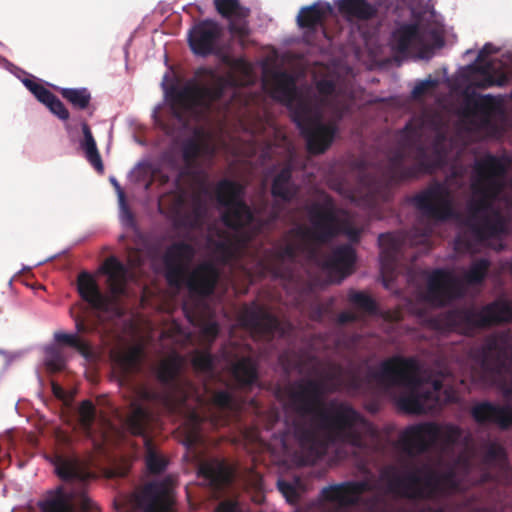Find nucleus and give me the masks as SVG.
<instances>
[{
  "mask_svg": "<svg viewBox=\"0 0 512 512\" xmlns=\"http://www.w3.org/2000/svg\"><path fill=\"white\" fill-rule=\"evenodd\" d=\"M286 372L297 370L314 379H300L289 388V404L296 412L294 437L303 449L321 456L331 445L342 444L354 453H372L375 448L366 437L374 436L372 425L351 405L338 400L325 402V397L345 385V370L332 362L315 357L284 353L279 358Z\"/></svg>",
  "mask_w": 512,
  "mask_h": 512,
  "instance_id": "3",
  "label": "nucleus"
},
{
  "mask_svg": "<svg viewBox=\"0 0 512 512\" xmlns=\"http://www.w3.org/2000/svg\"><path fill=\"white\" fill-rule=\"evenodd\" d=\"M349 300L355 306L361 308L362 310L372 313L376 310V305L374 300L365 293L362 292H351L349 294Z\"/></svg>",
  "mask_w": 512,
  "mask_h": 512,
  "instance_id": "39",
  "label": "nucleus"
},
{
  "mask_svg": "<svg viewBox=\"0 0 512 512\" xmlns=\"http://www.w3.org/2000/svg\"><path fill=\"white\" fill-rule=\"evenodd\" d=\"M511 321L512 301L499 298L481 309H454L439 314L430 319V324L441 333L458 331L467 334L475 328Z\"/></svg>",
  "mask_w": 512,
  "mask_h": 512,
  "instance_id": "11",
  "label": "nucleus"
},
{
  "mask_svg": "<svg viewBox=\"0 0 512 512\" xmlns=\"http://www.w3.org/2000/svg\"><path fill=\"white\" fill-rule=\"evenodd\" d=\"M223 36V27L212 19L195 23L187 33L194 55L216 56L229 68V73L222 76L210 68L197 69L195 78L177 93L183 111H175V116L184 125L189 118L202 121L225 112L235 113V106L242 101L239 86L251 85L257 79L255 67L241 57H233Z\"/></svg>",
  "mask_w": 512,
  "mask_h": 512,
  "instance_id": "4",
  "label": "nucleus"
},
{
  "mask_svg": "<svg viewBox=\"0 0 512 512\" xmlns=\"http://www.w3.org/2000/svg\"><path fill=\"white\" fill-rule=\"evenodd\" d=\"M498 52L492 43H486L477 53L473 63L466 66L471 72V84L479 88L492 86L504 87L508 84V76L501 73L500 60H487V57Z\"/></svg>",
  "mask_w": 512,
  "mask_h": 512,
  "instance_id": "16",
  "label": "nucleus"
},
{
  "mask_svg": "<svg viewBox=\"0 0 512 512\" xmlns=\"http://www.w3.org/2000/svg\"><path fill=\"white\" fill-rule=\"evenodd\" d=\"M81 130L83 133V139L79 142V146L83 150L87 161L98 172H102L104 169L103 162L89 125L86 122H82Z\"/></svg>",
  "mask_w": 512,
  "mask_h": 512,
  "instance_id": "28",
  "label": "nucleus"
},
{
  "mask_svg": "<svg viewBox=\"0 0 512 512\" xmlns=\"http://www.w3.org/2000/svg\"><path fill=\"white\" fill-rule=\"evenodd\" d=\"M0 355L6 357V359H7L6 365L7 366H9L12 363V361L16 358V356L11 355L10 353H8L6 350H3V349H0Z\"/></svg>",
  "mask_w": 512,
  "mask_h": 512,
  "instance_id": "56",
  "label": "nucleus"
},
{
  "mask_svg": "<svg viewBox=\"0 0 512 512\" xmlns=\"http://www.w3.org/2000/svg\"><path fill=\"white\" fill-rule=\"evenodd\" d=\"M173 504V483L171 479L147 484L139 498L143 512H170Z\"/></svg>",
  "mask_w": 512,
  "mask_h": 512,
  "instance_id": "19",
  "label": "nucleus"
},
{
  "mask_svg": "<svg viewBox=\"0 0 512 512\" xmlns=\"http://www.w3.org/2000/svg\"><path fill=\"white\" fill-rule=\"evenodd\" d=\"M1 63H2V65H3V67H4L7 71H9V72H11V70H12V69L14 68V66H15L13 63H11L10 61H8V60H7V59H5V58H2V59H1Z\"/></svg>",
  "mask_w": 512,
  "mask_h": 512,
  "instance_id": "57",
  "label": "nucleus"
},
{
  "mask_svg": "<svg viewBox=\"0 0 512 512\" xmlns=\"http://www.w3.org/2000/svg\"><path fill=\"white\" fill-rule=\"evenodd\" d=\"M440 83V79L436 76L428 75L424 79H417L415 85L411 90L414 98L422 96L429 88H434Z\"/></svg>",
  "mask_w": 512,
  "mask_h": 512,
  "instance_id": "40",
  "label": "nucleus"
},
{
  "mask_svg": "<svg viewBox=\"0 0 512 512\" xmlns=\"http://www.w3.org/2000/svg\"><path fill=\"white\" fill-rule=\"evenodd\" d=\"M474 51L472 49H468L465 53L466 54H472Z\"/></svg>",
  "mask_w": 512,
  "mask_h": 512,
  "instance_id": "63",
  "label": "nucleus"
},
{
  "mask_svg": "<svg viewBox=\"0 0 512 512\" xmlns=\"http://www.w3.org/2000/svg\"><path fill=\"white\" fill-rule=\"evenodd\" d=\"M355 320V316L350 312H343L338 315V322L340 324L352 322Z\"/></svg>",
  "mask_w": 512,
  "mask_h": 512,
  "instance_id": "53",
  "label": "nucleus"
},
{
  "mask_svg": "<svg viewBox=\"0 0 512 512\" xmlns=\"http://www.w3.org/2000/svg\"><path fill=\"white\" fill-rule=\"evenodd\" d=\"M52 390L57 397H62L63 391L60 386H58L55 383H52Z\"/></svg>",
  "mask_w": 512,
  "mask_h": 512,
  "instance_id": "58",
  "label": "nucleus"
},
{
  "mask_svg": "<svg viewBox=\"0 0 512 512\" xmlns=\"http://www.w3.org/2000/svg\"><path fill=\"white\" fill-rule=\"evenodd\" d=\"M501 73L508 76V82L512 80V51L505 52L500 58Z\"/></svg>",
  "mask_w": 512,
  "mask_h": 512,
  "instance_id": "45",
  "label": "nucleus"
},
{
  "mask_svg": "<svg viewBox=\"0 0 512 512\" xmlns=\"http://www.w3.org/2000/svg\"><path fill=\"white\" fill-rule=\"evenodd\" d=\"M423 31L418 23H401L392 31L389 45L391 50L405 54L410 47L420 43Z\"/></svg>",
  "mask_w": 512,
  "mask_h": 512,
  "instance_id": "25",
  "label": "nucleus"
},
{
  "mask_svg": "<svg viewBox=\"0 0 512 512\" xmlns=\"http://www.w3.org/2000/svg\"><path fill=\"white\" fill-rule=\"evenodd\" d=\"M262 86L290 109L310 153H323L332 144L337 122L351 104L350 92L336 73L315 75L311 85L298 88L290 74L277 72Z\"/></svg>",
  "mask_w": 512,
  "mask_h": 512,
  "instance_id": "5",
  "label": "nucleus"
},
{
  "mask_svg": "<svg viewBox=\"0 0 512 512\" xmlns=\"http://www.w3.org/2000/svg\"><path fill=\"white\" fill-rule=\"evenodd\" d=\"M55 473L64 481L84 482L91 474L77 458L56 456L52 460Z\"/></svg>",
  "mask_w": 512,
  "mask_h": 512,
  "instance_id": "26",
  "label": "nucleus"
},
{
  "mask_svg": "<svg viewBox=\"0 0 512 512\" xmlns=\"http://www.w3.org/2000/svg\"><path fill=\"white\" fill-rule=\"evenodd\" d=\"M203 332L208 337H215L219 332V327L217 323L210 322L204 326Z\"/></svg>",
  "mask_w": 512,
  "mask_h": 512,
  "instance_id": "50",
  "label": "nucleus"
},
{
  "mask_svg": "<svg viewBox=\"0 0 512 512\" xmlns=\"http://www.w3.org/2000/svg\"><path fill=\"white\" fill-rule=\"evenodd\" d=\"M157 168L149 158L139 160L129 172L128 178L134 184H141L143 181L153 179Z\"/></svg>",
  "mask_w": 512,
  "mask_h": 512,
  "instance_id": "32",
  "label": "nucleus"
},
{
  "mask_svg": "<svg viewBox=\"0 0 512 512\" xmlns=\"http://www.w3.org/2000/svg\"><path fill=\"white\" fill-rule=\"evenodd\" d=\"M417 58H419V59H423V60H429V59L431 58V56H430V55H428V54H425V53H422V52H421V53H419V54L417 55Z\"/></svg>",
  "mask_w": 512,
  "mask_h": 512,
  "instance_id": "61",
  "label": "nucleus"
},
{
  "mask_svg": "<svg viewBox=\"0 0 512 512\" xmlns=\"http://www.w3.org/2000/svg\"><path fill=\"white\" fill-rule=\"evenodd\" d=\"M79 415L82 422V425L85 428H89L94 420L95 408L91 401L84 400L82 401L79 407Z\"/></svg>",
  "mask_w": 512,
  "mask_h": 512,
  "instance_id": "41",
  "label": "nucleus"
},
{
  "mask_svg": "<svg viewBox=\"0 0 512 512\" xmlns=\"http://www.w3.org/2000/svg\"><path fill=\"white\" fill-rule=\"evenodd\" d=\"M237 506L235 503L225 501L219 504L215 512H236Z\"/></svg>",
  "mask_w": 512,
  "mask_h": 512,
  "instance_id": "51",
  "label": "nucleus"
},
{
  "mask_svg": "<svg viewBox=\"0 0 512 512\" xmlns=\"http://www.w3.org/2000/svg\"><path fill=\"white\" fill-rule=\"evenodd\" d=\"M193 363L196 368L208 373H214L219 368L226 369L243 385L252 384L257 378L256 364L251 351L235 344L225 346L219 359L203 352L195 355Z\"/></svg>",
  "mask_w": 512,
  "mask_h": 512,
  "instance_id": "14",
  "label": "nucleus"
},
{
  "mask_svg": "<svg viewBox=\"0 0 512 512\" xmlns=\"http://www.w3.org/2000/svg\"><path fill=\"white\" fill-rule=\"evenodd\" d=\"M158 211H159V213H161V214H163V213H164V209H163V207H162V205H161L160 203L158 204Z\"/></svg>",
  "mask_w": 512,
  "mask_h": 512,
  "instance_id": "62",
  "label": "nucleus"
},
{
  "mask_svg": "<svg viewBox=\"0 0 512 512\" xmlns=\"http://www.w3.org/2000/svg\"><path fill=\"white\" fill-rule=\"evenodd\" d=\"M180 369V362L177 357L162 360L157 368V377L165 385L170 384Z\"/></svg>",
  "mask_w": 512,
  "mask_h": 512,
  "instance_id": "33",
  "label": "nucleus"
},
{
  "mask_svg": "<svg viewBox=\"0 0 512 512\" xmlns=\"http://www.w3.org/2000/svg\"><path fill=\"white\" fill-rule=\"evenodd\" d=\"M498 103L503 96L498 95ZM496 99L493 94L479 95L478 97H466L459 109L461 120L469 124V130L477 131L489 127L491 118L496 112V104L491 102Z\"/></svg>",
  "mask_w": 512,
  "mask_h": 512,
  "instance_id": "17",
  "label": "nucleus"
},
{
  "mask_svg": "<svg viewBox=\"0 0 512 512\" xmlns=\"http://www.w3.org/2000/svg\"><path fill=\"white\" fill-rule=\"evenodd\" d=\"M141 184H143V188L145 191H148L151 184H152V179H148L146 181H143Z\"/></svg>",
  "mask_w": 512,
  "mask_h": 512,
  "instance_id": "60",
  "label": "nucleus"
},
{
  "mask_svg": "<svg viewBox=\"0 0 512 512\" xmlns=\"http://www.w3.org/2000/svg\"><path fill=\"white\" fill-rule=\"evenodd\" d=\"M213 401L219 408H229L232 404V396L228 391L220 390L214 394Z\"/></svg>",
  "mask_w": 512,
  "mask_h": 512,
  "instance_id": "44",
  "label": "nucleus"
},
{
  "mask_svg": "<svg viewBox=\"0 0 512 512\" xmlns=\"http://www.w3.org/2000/svg\"><path fill=\"white\" fill-rule=\"evenodd\" d=\"M147 419V411L140 404L133 402L131 412L127 416L125 424L132 434L144 435Z\"/></svg>",
  "mask_w": 512,
  "mask_h": 512,
  "instance_id": "31",
  "label": "nucleus"
},
{
  "mask_svg": "<svg viewBox=\"0 0 512 512\" xmlns=\"http://www.w3.org/2000/svg\"><path fill=\"white\" fill-rule=\"evenodd\" d=\"M44 363L51 372H57L64 368L65 360L54 346L44 349Z\"/></svg>",
  "mask_w": 512,
  "mask_h": 512,
  "instance_id": "37",
  "label": "nucleus"
},
{
  "mask_svg": "<svg viewBox=\"0 0 512 512\" xmlns=\"http://www.w3.org/2000/svg\"><path fill=\"white\" fill-rule=\"evenodd\" d=\"M369 380L390 394L397 407L409 414L438 409L443 403L457 401L453 389L442 390V382L432 378L414 358L393 356L367 372Z\"/></svg>",
  "mask_w": 512,
  "mask_h": 512,
  "instance_id": "7",
  "label": "nucleus"
},
{
  "mask_svg": "<svg viewBox=\"0 0 512 512\" xmlns=\"http://www.w3.org/2000/svg\"><path fill=\"white\" fill-rule=\"evenodd\" d=\"M277 487L288 502H293L296 499L297 492L294 486L289 482L279 479L277 481Z\"/></svg>",
  "mask_w": 512,
  "mask_h": 512,
  "instance_id": "43",
  "label": "nucleus"
},
{
  "mask_svg": "<svg viewBox=\"0 0 512 512\" xmlns=\"http://www.w3.org/2000/svg\"><path fill=\"white\" fill-rule=\"evenodd\" d=\"M144 445L146 447V466L149 472L157 474L164 471L167 467V462L160 457L154 450L151 441L147 438H143Z\"/></svg>",
  "mask_w": 512,
  "mask_h": 512,
  "instance_id": "36",
  "label": "nucleus"
},
{
  "mask_svg": "<svg viewBox=\"0 0 512 512\" xmlns=\"http://www.w3.org/2000/svg\"><path fill=\"white\" fill-rule=\"evenodd\" d=\"M195 256V249L186 242H176L167 247L163 262L166 278L170 284L179 285L184 278L186 268Z\"/></svg>",
  "mask_w": 512,
  "mask_h": 512,
  "instance_id": "18",
  "label": "nucleus"
},
{
  "mask_svg": "<svg viewBox=\"0 0 512 512\" xmlns=\"http://www.w3.org/2000/svg\"><path fill=\"white\" fill-rule=\"evenodd\" d=\"M466 238V234L457 236V238L455 239V245L457 249L471 250L473 248V244L469 243V241Z\"/></svg>",
  "mask_w": 512,
  "mask_h": 512,
  "instance_id": "48",
  "label": "nucleus"
},
{
  "mask_svg": "<svg viewBox=\"0 0 512 512\" xmlns=\"http://www.w3.org/2000/svg\"><path fill=\"white\" fill-rule=\"evenodd\" d=\"M110 182L111 184L113 185L114 189H115V192L117 194V199H118V202H121V203H124V200H125V194L119 184V182L117 181V179L115 177H110Z\"/></svg>",
  "mask_w": 512,
  "mask_h": 512,
  "instance_id": "49",
  "label": "nucleus"
},
{
  "mask_svg": "<svg viewBox=\"0 0 512 512\" xmlns=\"http://www.w3.org/2000/svg\"><path fill=\"white\" fill-rule=\"evenodd\" d=\"M200 130L195 131V137L184 139L181 143L182 157L187 165H190L200 154Z\"/></svg>",
  "mask_w": 512,
  "mask_h": 512,
  "instance_id": "34",
  "label": "nucleus"
},
{
  "mask_svg": "<svg viewBox=\"0 0 512 512\" xmlns=\"http://www.w3.org/2000/svg\"><path fill=\"white\" fill-rule=\"evenodd\" d=\"M54 338L57 341H63L71 346H78V338L76 334H68L64 332H56Z\"/></svg>",
  "mask_w": 512,
  "mask_h": 512,
  "instance_id": "46",
  "label": "nucleus"
},
{
  "mask_svg": "<svg viewBox=\"0 0 512 512\" xmlns=\"http://www.w3.org/2000/svg\"><path fill=\"white\" fill-rule=\"evenodd\" d=\"M53 88L57 89L62 97L66 99L74 108L79 110L86 109L91 101V93L86 87H58L56 85H51Z\"/></svg>",
  "mask_w": 512,
  "mask_h": 512,
  "instance_id": "30",
  "label": "nucleus"
},
{
  "mask_svg": "<svg viewBox=\"0 0 512 512\" xmlns=\"http://www.w3.org/2000/svg\"><path fill=\"white\" fill-rule=\"evenodd\" d=\"M490 261L479 258L462 271V278L444 269L434 270L427 280L426 299L433 305L442 306L464 295V285L481 283L487 276Z\"/></svg>",
  "mask_w": 512,
  "mask_h": 512,
  "instance_id": "13",
  "label": "nucleus"
},
{
  "mask_svg": "<svg viewBox=\"0 0 512 512\" xmlns=\"http://www.w3.org/2000/svg\"><path fill=\"white\" fill-rule=\"evenodd\" d=\"M399 444L408 455H418L430 448L447 461L444 469L421 467L401 469L395 465L383 467L375 478L372 474L361 480H348L322 488L325 499L340 507L361 505L376 511L385 496L411 500L437 499L463 491L470 485L492 478L487 468L506 471V453L497 442H489L481 450L471 446L462 430L453 424L432 422L406 427L399 435Z\"/></svg>",
  "mask_w": 512,
  "mask_h": 512,
  "instance_id": "2",
  "label": "nucleus"
},
{
  "mask_svg": "<svg viewBox=\"0 0 512 512\" xmlns=\"http://www.w3.org/2000/svg\"><path fill=\"white\" fill-rule=\"evenodd\" d=\"M199 474L203 475L211 484H226L231 479V471L225 463L218 460L203 462L199 467Z\"/></svg>",
  "mask_w": 512,
  "mask_h": 512,
  "instance_id": "29",
  "label": "nucleus"
},
{
  "mask_svg": "<svg viewBox=\"0 0 512 512\" xmlns=\"http://www.w3.org/2000/svg\"><path fill=\"white\" fill-rule=\"evenodd\" d=\"M429 34L431 36V38L439 45V46H442L443 45V40L442 38L440 37L439 33L437 30L435 29H431L429 31Z\"/></svg>",
  "mask_w": 512,
  "mask_h": 512,
  "instance_id": "54",
  "label": "nucleus"
},
{
  "mask_svg": "<svg viewBox=\"0 0 512 512\" xmlns=\"http://www.w3.org/2000/svg\"><path fill=\"white\" fill-rule=\"evenodd\" d=\"M103 271L107 275L109 295L103 294L87 273L80 274L78 278L79 294L93 309L112 317H120L122 311L118 305V297L126 292L128 268L115 257H110L106 260Z\"/></svg>",
  "mask_w": 512,
  "mask_h": 512,
  "instance_id": "12",
  "label": "nucleus"
},
{
  "mask_svg": "<svg viewBox=\"0 0 512 512\" xmlns=\"http://www.w3.org/2000/svg\"><path fill=\"white\" fill-rule=\"evenodd\" d=\"M22 84L28 89L38 102L43 104L51 114L61 121H67L70 117L68 109L63 102L44 85L34 79H22Z\"/></svg>",
  "mask_w": 512,
  "mask_h": 512,
  "instance_id": "23",
  "label": "nucleus"
},
{
  "mask_svg": "<svg viewBox=\"0 0 512 512\" xmlns=\"http://www.w3.org/2000/svg\"><path fill=\"white\" fill-rule=\"evenodd\" d=\"M433 134L432 146H427L428 128L419 121H411L400 131L397 141L398 150L389 161L387 180L397 182L431 173L445 163L446 137L439 131Z\"/></svg>",
  "mask_w": 512,
  "mask_h": 512,
  "instance_id": "9",
  "label": "nucleus"
},
{
  "mask_svg": "<svg viewBox=\"0 0 512 512\" xmlns=\"http://www.w3.org/2000/svg\"><path fill=\"white\" fill-rule=\"evenodd\" d=\"M76 330L77 332H84L86 330V326L83 322L76 321Z\"/></svg>",
  "mask_w": 512,
  "mask_h": 512,
  "instance_id": "59",
  "label": "nucleus"
},
{
  "mask_svg": "<svg viewBox=\"0 0 512 512\" xmlns=\"http://www.w3.org/2000/svg\"><path fill=\"white\" fill-rule=\"evenodd\" d=\"M239 322L243 327L255 334L282 333L277 318L255 302L243 307L239 314Z\"/></svg>",
  "mask_w": 512,
  "mask_h": 512,
  "instance_id": "20",
  "label": "nucleus"
},
{
  "mask_svg": "<svg viewBox=\"0 0 512 512\" xmlns=\"http://www.w3.org/2000/svg\"><path fill=\"white\" fill-rule=\"evenodd\" d=\"M165 201L175 226L195 227L205 212L202 198L182 188L179 179L175 181V190L166 196Z\"/></svg>",
  "mask_w": 512,
  "mask_h": 512,
  "instance_id": "15",
  "label": "nucleus"
},
{
  "mask_svg": "<svg viewBox=\"0 0 512 512\" xmlns=\"http://www.w3.org/2000/svg\"><path fill=\"white\" fill-rule=\"evenodd\" d=\"M43 512H71L68 500L62 493L47 497L39 503Z\"/></svg>",
  "mask_w": 512,
  "mask_h": 512,
  "instance_id": "35",
  "label": "nucleus"
},
{
  "mask_svg": "<svg viewBox=\"0 0 512 512\" xmlns=\"http://www.w3.org/2000/svg\"><path fill=\"white\" fill-rule=\"evenodd\" d=\"M10 73L13 74L16 78H18L21 82H22V79H25V78L32 79L31 75H29L26 71H24L23 69H21L20 67H18L16 65L14 66V68L11 70Z\"/></svg>",
  "mask_w": 512,
  "mask_h": 512,
  "instance_id": "52",
  "label": "nucleus"
},
{
  "mask_svg": "<svg viewBox=\"0 0 512 512\" xmlns=\"http://www.w3.org/2000/svg\"><path fill=\"white\" fill-rule=\"evenodd\" d=\"M141 351L138 347H132L118 356L120 365L127 371L134 370L140 361Z\"/></svg>",
  "mask_w": 512,
  "mask_h": 512,
  "instance_id": "38",
  "label": "nucleus"
},
{
  "mask_svg": "<svg viewBox=\"0 0 512 512\" xmlns=\"http://www.w3.org/2000/svg\"><path fill=\"white\" fill-rule=\"evenodd\" d=\"M30 268H31V267L24 266L23 268H21V270H20L19 272H22V271H24V270H26V269H30Z\"/></svg>",
  "mask_w": 512,
  "mask_h": 512,
  "instance_id": "64",
  "label": "nucleus"
},
{
  "mask_svg": "<svg viewBox=\"0 0 512 512\" xmlns=\"http://www.w3.org/2000/svg\"><path fill=\"white\" fill-rule=\"evenodd\" d=\"M119 205V219L123 226L133 227L134 226V217L132 212L130 211L126 199L124 203L118 202Z\"/></svg>",
  "mask_w": 512,
  "mask_h": 512,
  "instance_id": "42",
  "label": "nucleus"
},
{
  "mask_svg": "<svg viewBox=\"0 0 512 512\" xmlns=\"http://www.w3.org/2000/svg\"><path fill=\"white\" fill-rule=\"evenodd\" d=\"M217 12L229 20L232 36L243 38L249 34L247 17L250 10L240 5L239 0H214Z\"/></svg>",
  "mask_w": 512,
  "mask_h": 512,
  "instance_id": "21",
  "label": "nucleus"
},
{
  "mask_svg": "<svg viewBox=\"0 0 512 512\" xmlns=\"http://www.w3.org/2000/svg\"><path fill=\"white\" fill-rule=\"evenodd\" d=\"M468 357L478 367L472 373L473 381L498 388L505 398L512 396V337L509 333L489 335L482 344L469 349Z\"/></svg>",
  "mask_w": 512,
  "mask_h": 512,
  "instance_id": "10",
  "label": "nucleus"
},
{
  "mask_svg": "<svg viewBox=\"0 0 512 512\" xmlns=\"http://www.w3.org/2000/svg\"><path fill=\"white\" fill-rule=\"evenodd\" d=\"M219 272L216 266L209 262L199 264L187 278L190 292L199 295H209L213 292Z\"/></svg>",
  "mask_w": 512,
  "mask_h": 512,
  "instance_id": "24",
  "label": "nucleus"
},
{
  "mask_svg": "<svg viewBox=\"0 0 512 512\" xmlns=\"http://www.w3.org/2000/svg\"><path fill=\"white\" fill-rule=\"evenodd\" d=\"M271 193L276 201L274 206L252 211L244 202V188L239 183L223 179L217 184L216 197L223 208L221 219L235 238L232 241L229 237H223L215 243L220 261L228 265L239 263L248 274H271L274 278L286 279L292 276L290 265L302 255L320 262L329 274L330 282L341 283L351 273L355 261L354 249L349 244L340 245L329 257L320 260L318 246L339 233L356 242L360 230L352 225L351 215L339 209L327 194H321L308 206L310 226L296 225L281 242L268 249L253 251V235L282 217L277 202H290L297 193L291 166H285L275 175Z\"/></svg>",
  "mask_w": 512,
  "mask_h": 512,
  "instance_id": "1",
  "label": "nucleus"
},
{
  "mask_svg": "<svg viewBox=\"0 0 512 512\" xmlns=\"http://www.w3.org/2000/svg\"><path fill=\"white\" fill-rule=\"evenodd\" d=\"M65 252H66V251H65V250H63L62 252L56 253V254H54V255H51V256H49V257L45 258L44 260H41V261L37 262L34 266H40V265H43L44 263H47V262H49V261H52V260L56 259L57 257H59L60 255H62V254H63V253H65Z\"/></svg>",
  "mask_w": 512,
  "mask_h": 512,
  "instance_id": "55",
  "label": "nucleus"
},
{
  "mask_svg": "<svg viewBox=\"0 0 512 512\" xmlns=\"http://www.w3.org/2000/svg\"><path fill=\"white\" fill-rule=\"evenodd\" d=\"M471 415L478 423H493L501 428L512 426V405H498L483 401L474 405Z\"/></svg>",
  "mask_w": 512,
  "mask_h": 512,
  "instance_id": "22",
  "label": "nucleus"
},
{
  "mask_svg": "<svg viewBox=\"0 0 512 512\" xmlns=\"http://www.w3.org/2000/svg\"><path fill=\"white\" fill-rule=\"evenodd\" d=\"M506 170V164L490 154L474 161L465 218L474 244L499 238L506 232V220L499 211L502 207H512V199L507 194Z\"/></svg>",
  "mask_w": 512,
  "mask_h": 512,
  "instance_id": "6",
  "label": "nucleus"
},
{
  "mask_svg": "<svg viewBox=\"0 0 512 512\" xmlns=\"http://www.w3.org/2000/svg\"><path fill=\"white\" fill-rule=\"evenodd\" d=\"M137 393L139 398L146 401L156 400L158 398V394L156 392L145 387H140Z\"/></svg>",
  "mask_w": 512,
  "mask_h": 512,
  "instance_id": "47",
  "label": "nucleus"
},
{
  "mask_svg": "<svg viewBox=\"0 0 512 512\" xmlns=\"http://www.w3.org/2000/svg\"><path fill=\"white\" fill-rule=\"evenodd\" d=\"M466 172V168L453 167L443 183L430 185L412 199L420 212L418 226L414 227L409 237L402 232L380 234L378 242L382 249V259L394 262L404 245L424 242L433 229L432 225L426 222H443L457 215L453 191L464 186Z\"/></svg>",
  "mask_w": 512,
  "mask_h": 512,
  "instance_id": "8",
  "label": "nucleus"
},
{
  "mask_svg": "<svg viewBox=\"0 0 512 512\" xmlns=\"http://www.w3.org/2000/svg\"><path fill=\"white\" fill-rule=\"evenodd\" d=\"M333 7L329 2L316 1L311 5L304 6L300 9L296 20L301 28L314 29L319 25L327 14H331Z\"/></svg>",
  "mask_w": 512,
  "mask_h": 512,
  "instance_id": "27",
  "label": "nucleus"
}]
</instances>
